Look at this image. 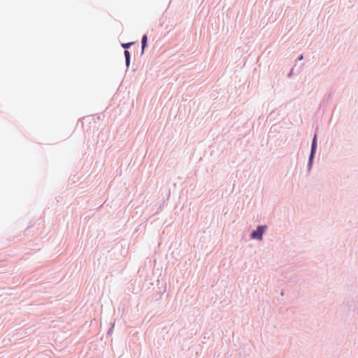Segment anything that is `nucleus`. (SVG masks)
Segmentation results:
<instances>
[{
  "instance_id": "obj_9",
  "label": "nucleus",
  "mask_w": 358,
  "mask_h": 358,
  "mask_svg": "<svg viewBox=\"0 0 358 358\" xmlns=\"http://www.w3.org/2000/svg\"><path fill=\"white\" fill-rule=\"evenodd\" d=\"M324 102L327 103V102H328V99H327V100H326V101H324Z\"/></svg>"
},
{
  "instance_id": "obj_3",
  "label": "nucleus",
  "mask_w": 358,
  "mask_h": 358,
  "mask_svg": "<svg viewBox=\"0 0 358 358\" xmlns=\"http://www.w3.org/2000/svg\"><path fill=\"white\" fill-rule=\"evenodd\" d=\"M148 45V36L146 34L143 35L141 38V55L144 53L145 49Z\"/></svg>"
},
{
  "instance_id": "obj_5",
  "label": "nucleus",
  "mask_w": 358,
  "mask_h": 358,
  "mask_svg": "<svg viewBox=\"0 0 358 358\" xmlns=\"http://www.w3.org/2000/svg\"><path fill=\"white\" fill-rule=\"evenodd\" d=\"M132 44H134V42L124 43H122V47L123 48H124V50H127L128 48H129L131 46Z\"/></svg>"
},
{
  "instance_id": "obj_4",
  "label": "nucleus",
  "mask_w": 358,
  "mask_h": 358,
  "mask_svg": "<svg viewBox=\"0 0 358 358\" xmlns=\"http://www.w3.org/2000/svg\"><path fill=\"white\" fill-rule=\"evenodd\" d=\"M124 58H125V65H126L127 68H129V65H130V62H131L130 52L128 50H124Z\"/></svg>"
},
{
  "instance_id": "obj_2",
  "label": "nucleus",
  "mask_w": 358,
  "mask_h": 358,
  "mask_svg": "<svg viewBox=\"0 0 358 358\" xmlns=\"http://www.w3.org/2000/svg\"><path fill=\"white\" fill-rule=\"evenodd\" d=\"M266 225H258L256 229L252 230L250 234V238L257 241L263 239V235L266 230Z\"/></svg>"
},
{
  "instance_id": "obj_8",
  "label": "nucleus",
  "mask_w": 358,
  "mask_h": 358,
  "mask_svg": "<svg viewBox=\"0 0 358 358\" xmlns=\"http://www.w3.org/2000/svg\"><path fill=\"white\" fill-rule=\"evenodd\" d=\"M280 294L282 295V296L284 295V291L283 290L281 291Z\"/></svg>"
},
{
  "instance_id": "obj_6",
  "label": "nucleus",
  "mask_w": 358,
  "mask_h": 358,
  "mask_svg": "<svg viewBox=\"0 0 358 358\" xmlns=\"http://www.w3.org/2000/svg\"><path fill=\"white\" fill-rule=\"evenodd\" d=\"M114 325L115 324L113 323L111 326V327L108 329V332H107V334H112V331H113V329L114 328Z\"/></svg>"
},
{
  "instance_id": "obj_1",
  "label": "nucleus",
  "mask_w": 358,
  "mask_h": 358,
  "mask_svg": "<svg viewBox=\"0 0 358 358\" xmlns=\"http://www.w3.org/2000/svg\"><path fill=\"white\" fill-rule=\"evenodd\" d=\"M317 134H315V135L312 139L311 146H310V155L308 157V164H307V171L308 173L312 169L313 162H314V159H315V154L317 152Z\"/></svg>"
},
{
  "instance_id": "obj_7",
  "label": "nucleus",
  "mask_w": 358,
  "mask_h": 358,
  "mask_svg": "<svg viewBox=\"0 0 358 358\" xmlns=\"http://www.w3.org/2000/svg\"><path fill=\"white\" fill-rule=\"evenodd\" d=\"M303 59V55L301 54L297 57V60L301 61Z\"/></svg>"
}]
</instances>
